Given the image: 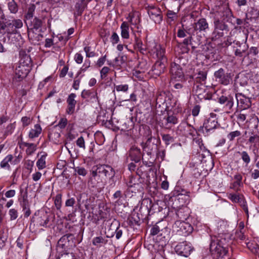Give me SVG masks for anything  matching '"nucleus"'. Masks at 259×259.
<instances>
[{
	"mask_svg": "<svg viewBox=\"0 0 259 259\" xmlns=\"http://www.w3.org/2000/svg\"><path fill=\"white\" fill-rule=\"evenodd\" d=\"M200 106L199 105H195L192 110V114L193 116H196L200 112Z\"/></svg>",
	"mask_w": 259,
	"mask_h": 259,
	"instance_id": "obj_62",
	"label": "nucleus"
},
{
	"mask_svg": "<svg viewBox=\"0 0 259 259\" xmlns=\"http://www.w3.org/2000/svg\"><path fill=\"white\" fill-rule=\"evenodd\" d=\"M33 28L37 29L41 25V21L39 19L35 18L33 21Z\"/></svg>",
	"mask_w": 259,
	"mask_h": 259,
	"instance_id": "obj_59",
	"label": "nucleus"
},
{
	"mask_svg": "<svg viewBox=\"0 0 259 259\" xmlns=\"http://www.w3.org/2000/svg\"><path fill=\"white\" fill-rule=\"evenodd\" d=\"M142 156L143 155L140 148L134 146L131 148L130 151V157L131 160L134 161L136 163L139 162L141 160Z\"/></svg>",
	"mask_w": 259,
	"mask_h": 259,
	"instance_id": "obj_15",
	"label": "nucleus"
},
{
	"mask_svg": "<svg viewBox=\"0 0 259 259\" xmlns=\"http://www.w3.org/2000/svg\"><path fill=\"white\" fill-rule=\"evenodd\" d=\"M169 93L164 91H159L157 93L156 102V104H163L165 101Z\"/></svg>",
	"mask_w": 259,
	"mask_h": 259,
	"instance_id": "obj_25",
	"label": "nucleus"
},
{
	"mask_svg": "<svg viewBox=\"0 0 259 259\" xmlns=\"http://www.w3.org/2000/svg\"><path fill=\"white\" fill-rule=\"evenodd\" d=\"M8 7L11 13L15 14L18 12V7L14 0H11L8 3Z\"/></svg>",
	"mask_w": 259,
	"mask_h": 259,
	"instance_id": "obj_35",
	"label": "nucleus"
},
{
	"mask_svg": "<svg viewBox=\"0 0 259 259\" xmlns=\"http://www.w3.org/2000/svg\"><path fill=\"white\" fill-rule=\"evenodd\" d=\"M23 126H28L31 122L30 118L27 116H24L21 118Z\"/></svg>",
	"mask_w": 259,
	"mask_h": 259,
	"instance_id": "obj_60",
	"label": "nucleus"
},
{
	"mask_svg": "<svg viewBox=\"0 0 259 259\" xmlns=\"http://www.w3.org/2000/svg\"><path fill=\"white\" fill-rule=\"evenodd\" d=\"M228 198L234 203H239L246 212L248 211L246 202L242 195L230 193L228 195Z\"/></svg>",
	"mask_w": 259,
	"mask_h": 259,
	"instance_id": "obj_13",
	"label": "nucleus"
},
{
	"mask_svg": "<svg viewBox=\"0 0 259 259\" xmlns=\"http://www.w3.org/2000/svg\"><path fill=\"white\" fill-rule=\"evenodd\" d=\"M110 69L108 67H104L100 71L101 77L102 79L105 78L109 71Z\"/></svg>",
	"mask_w": 259,
	"mask_h": 259,
	"instance_id": "obj_58",
	"label": "nucleus"
},
{
	"mask_svg": "<svg viewBox=\"0 0 259 259\" xmlns=\"http://www.w3.org/2000/svg\"><path fill=\"white\" fill-rule=\"evenodd\" d=\"M81 96L82 98L89 99L92 102H98L97 93L96 92L84 90L82 91Z\"/></svg>",
	"mask_w": 259,
	"mask_h": 259,
	"instance_id": "obj_17",
	"label": "nucleus"
},
{
	"mask_svg": "<svg viewBox=\"0 0 259 259\" xmlns=\"http://www.w3.org/2000/svg\"><path fill=\"white\" fill-rule=\"evenodd\" d=\"M249 143L254 144V146L259 143V135L257 134H252L248 139Z\"/></svg>",
	"mask_w": 259,
	"mask_h": 259,
	"instance_id": "obj_43",
	"label": "nucleus"
},
{
	"mask_svg": "<svg viewBox=\"0 0 259 259\" xmlns=\"http://www.w3.org/2000/svg\"><path fill=\"white\" fill-rule=\"evenodd\" d=\"M241 133L239 131L231 132L227 135V138L229 141H233L236 138L240 137Z\"/></svg>",
	"mask_w": 259,
	"mask_h": 259,
	"instance_id": "obj_37",
	"label": "nucleus"
},
{
	"mask_svg": "<svg viewBox=\"0 0 259 259\" xmlns=\"http://www.w3.org/2000/svg\"><path fill=\"white\" fill-rule=\"evenodd\" d=\"M35 9V6L34 4H30L29 8H28L27 12L25 15V18L27 20L31 19L32 18L33 16V13Z\"/></svg>",
	"mask_w": 259,
	"mask_h": 259,
	"instance_id": "obj_38",
	"label": "nucleus"
},
{
	"mask_svg": "<svg viewBox=\"0 0 259 259\" xmlns=\"http://www.w3.org/2000/svg\"><path fill=\"white\" fill-rule=\"evenodd\" d=\"M75 171L80 176L83 177L87 174V170L83 167L77 166L74 168Z\"/></svg>",
	"mask_w": 259,
	"mask_h": 259,
	"instance_id": "obj_46",
	"label": "nucleus"
},
{
	"mask_svg": "<svg viewBox=\"0 0 259 259\" xmlns=\"http://www.w3.org/2000/svg\"><path fill=\"white\" fill-rule=\"evenodd\" d=\"M258 53L259 51L257 48L255 47H252L249 49L247 55L248 56H250L251 57H253L254 59H256L258 54Z\"/></svg>",
	"mask_w": 259,
	"mask_h": 259,
	"instance_id": "obj_41",
	"label": "nucleus"
},
{
	"mask_svg": "<svg viewBox=\"0 0 259 259\" xmlns=\"http://www.w3.org/2000/svg\"><path fill=\"white\" fill-rule=\"evenodd\" d=\"M93 169L92 176L89 180V183L92 185L93 187L99 186L100 182L98 181V178L113 177L115 175L113 168L108 165H97L95 167L94 166Z\"/></svg>",
	"mask_w": 259,
	"mask_h": 259,
	"instance_id": "obj_1",
	"label": "nucleus"
},
{
	"mask_svg": "<svg viewBox=\"0 0 259 259\" xmlns=\"http://www.w3.org/2000/svg\"><path fill=\"white\" fill-rule=\"evenodd\" d=\"M164 119L166 121L165 123L166 128H170L171 125H174L178 123V119L174 115H168L166 117H164Z\"/></svg>",
	"mask_w": 259,
	"mask_h": 259,
	"instance_id": "obj_30",
	"label": "nucleus"
},
{
	"mask_svg": "<svg viewBox=\"0 0 259 259\" xmlns=\"http://www.w3.org/2000/svg\"><path fill=\"white\" fill-rule=\"evenodd\" d=\"M15 123L9 124L6 128L5 134L6 135H9L11 134L12 133V132H13L14 130L15 129Z\"/></svg>",
	"mask_w": 259,
	"mask_h": 259,
	"instance_id": "obj_52",
	"label": "nucleus"
},
{
	"mask_svg": "<svg viewBox=\"0 0 259 259\" xmlns=\"http://www.w3.org/2000/svg\"><path fill=\"white\" fill-rule=\"evenodd\" d=\"M91 64V61L89 59H86L84 61V63L82 66V67L80 68V71L77 73V77L81 72H84L87 70V69L90 67Z\"/></svg>",
	"mask_w": 259,
	"mask_h": 259,
	"instance_id": "obj_44",
	"label": "nucleus"
},
{
	"mask_svg": "<svg viewBox=\"0 0 259 259\" xmlns=\"http://www.w3.org/2000/svg\"><path fill=\"white\" fill-rule=\"evenodd\" d=\"M206 87L202 83L196 82L194 84L193 92L199 97L201 98L205 93Z\"/></svg>",
	"mask_w": 259,
	"mask_h": 259,
	"instance_id": "obj_18",
	"label": "nucleus"
},
{
	"mask_svg": "<svg viewBox=\"0 0 259 259\" xmlns=\"http://www.w3.org/2000/svg\"><path fill=\"white\" fill-rule=\"evenodd\" d=\"M237 153L241 156V158L245 163V166H247L251 161V158L248 153L246 151H243L242 152L238 151Z\"/></svg>",
	"mask_w": 259,
	"mask_h": 259,
	"instance_id": "obj_31",
	"label": "nucleus"
},
{
	"mask_svg": "<svg viewBox=\"0 0 259 259\" xmlns=\"http://www.w3.org/2000/svg\"><path fill=\"white\" fill-rule=\"evenodd\" d=\"M163 59V61L157 60L152 67V72L154 75L159 76L164 72L166 66V59Z\"/></svg>",
	"mask_w": 259,
	"mask_h": 259,
	"instance_id": "obj_11",
	"label": "nucleus"
},
{
	"mask_svg": "<svg viewBox=\"0 0 259 259\" xmlns=\"http://www.w3.org/2000/svg\"><path fill=\"white\" fill-rule=\"evenodd\" d=\"M246 19L251 20L257 18V9L254 7H251L245 14Z\"/></svg>",
	"mask_w": 259,
	"mask_h": 259,
	"instance_id": "obj_29",
	"label": "nucleus"
},
{
	"mask_svg": "<svg viewBox=\"0 0 259 259\" xmlns=\"http://www.w3.org/2000/svg\"><path fill=\"white\" fill-rule=\"evenodd\" d=\"M193 247L189 243L183 242L177 245L175 248V251L179 255L188 257L193 250Z\"/></svg>",
	"mask_w": 259,
	"mask_h": 259,
	"instance_id": "obj_6",
	"label": "nucleus"
},
{
	"mask_svg": "<svg viewBox=\"0 0 259 259\" xmlns=\"http://www.w3.org/2000/svg\"><path fill=\"white\" fill-rule=\"evenodd\" d=\"M21 145L27 147L26 153L28 155H32L36 150L37 145L34 143L21 142Z\"/></svg>",
	"mask_w": 259,
	"mask_h": 259,
	"instance_id": "obj_24",
	"label": "nucleus"
},
{
	"mask_svg": "<svg viewBox=\"0 0 259 259\" xmlns=\"http://www.w3.org/2000/svg\"><path fill=\"white\" fill-rule=\"evenodd\" d=\"M162 139L166 145H168L174 141V138L168 134L162 135Z\"/></svg>",
	"mask_w": 259,
	"mask_h": 259,
	"instance_id": "obj_42",
	"label": "nucleus"
},
{
	"mask_svg": "<svg viewBox=\"0 0 259 259\" xmlns=\"http://www.w3.org/2000/svg\"><path fill=\"white\" fill-rule=\"evenodd\" d=\"M218 122L213 116H211L205 120L203 127L207 132L214 130L217 126Z\"/></svg>",
	"mask_w": 259,
	"mask_h": 259,
	"instance_id": "obj_16",
	"label": "nucleus"
},
{
	"mask_svg": "<svg viewBox=\"0 0 259 259\" xmlns=\"http://www.w3.org/2000/svg\"><path fill=\"white\" fill-rule=\"evenodd\" d=\"M214 23L215 29L220 30L229 31L228 29V26L222 22H220L219 20H215Z\"/></svg>",
	"mask_w": 259,
	"mask_h": 259,
	"instance_id": "obj_39",
	"label": "nucleus"
},
{
	"mask_svg": "<svg viewBox=\"0 0 259 259\" xmlns=\"http://www.w3.org/2000/svg\"><path fill=\"white\" fill-rule=\"evenodd\" d=\"M241 93L245 96V97L250 99H252L257 96L255 89L250 85H247L244 89L243 93Z\"/></svg>",
	"mask_w": 259,
	"mask_h": 259,
	"instance_id": "obj_20",
	"label": "nucleus"
},
{
	"mask_svg": "<svg viewBox=\"0 0 259 259\" xmlns=\"http://www.w3.org/2000/svg\"><path fill=\"white\" fill-rule=\"evenodd\" d=\"M61 259H75V256L72 253H66L61 255Z\"/></svg>",
	"mask_w": 259,
	"mask_h": 259,
	"instance_id": "obj_64",
	"label": "nucleus"
},
{
	"mask_svg": "<svg viewBox=\"0 0 259 259\" xmlns=\"http://www.w3.org/2000/svg\"><path fill=\"white\" fill-rule=\"evenodd\" d=\"M54 204L58 210H60L62 206V194L59 193L55 197Z\"/></svg>",
	"mask_w": 259,
	"mask_h": 259,
	"instance_id": "obj_40",
	"label": "nucleus"
},
{
	"mask_svg": "<svg viewBox=\"0 0 259 259\" xmlns=\"http://www.w3.org/2000/svg\"><path fill=\"white\" fill-rule=\"evenodd\" d=\"M209 249L211 253L216 255L219 259H225L226 256L228 257V250L219 244L218 239H216V240L211 239L209 245Z\"/></svg>",
	"mask_w": 259,
	"mask_h": 259,
	"instance_id": "obj_2",
	"label": "nucleus"
},
{
	"mask_svg": "<svg viewBox=\"0 0 259 259\" xmlns=\"http://www.w3.org/2000/svg\"><path fill=\"white\" fill-rule=\"evenodd\" d=\"M121 32H129L130 30V23L123 22L121 25Z\"/></svg>",
	"mask_w": 259,
	"mask_h": 259,
	"instance_id": "obj_50",
	"label": "nucleus"
},
{
	"mask_svg": "<svg viewBox=\"0 0 259 259\" xmlns=\"http://www.w3.org/2000/svg\"><path fill=\"white\" fill-rule=\"evenodd\" d=\"M74 60L77 64H81L83 61V56L80 53H76L74 56Z\"/></svg>",
	"mask_w": 259,
	"mask_h": 259,
	"instance_id": "obj_61",
	"label": "nucleus"
},
{
	"mask_svg": "<svg viewBox=\"0 0 259 259\" xmlns=\"http://www.w3.org/2000/svg\"><path fill=\"white\" fill-rule=\"evenodd\" d=\"M225 106L229 110H231L234 105L233 98L231 96L228 97L227 101L225 103Z\"/></svg>",
	"mask_w": 259,
	"mask_h": 259,
	"instance_id": "obj_51",
	"label": "nucleus"
},
{
	"mask_svg": "<svg viewBox=\"0 0 259 259\" xmlns=\"http://www.w3.org/2000/svg\"><path fill=\"white\" fill-rule=\"evenodd\" d=\"M160 229L158 225V223H157L152 227L150 231V234L153 236L156 235L160 232Z\"/></svg>",
	"mask_w": 259,
	"mask_h": 259,
	"instance_id": "obj_53",
	"label": "nucleus"
},
{
	"mask_svg": "<svg viewBox=\"0 0 259 259\" xmlns=\"http://www.w3.org/2000/svg\"><path fill=\"white\" fill-rule=\"evenodd\" d=\"M41 173L39 171H36L32 175V180L36 182L38 181L41 177Z\"/></svg>",
	"mask_w": 259,
	"mask_h": 259,
	"instance_id": "obj_63",
	"label": "nucleus"
},
{
	"mask_svg": "<svg viewBox=\"0 0 259 259\" xmlns=\"http://www.w3.org/2000/svg\"><path fill=\"white\" fill-rule=\"evenodd\" d=\"M127 20L130 23V30L132 32H140L141 31L139 28L140 18L137 13H129Z\"/></svg>",
	"mask_w": 259,
	"mask_h": 259,
	"instance_id": "obj_5",
	"label": "nucleus"
},
{
	"mask_svg": "<svg viewBox=\"0 0 259 259\" xmlns=\"http://www.w3.org/2000/svg\"><path fill=\"white\" fill-rule=\"evenodd\" d=\"M107 239L105 237L102 236H98L95 237L93 239V244L95 246H99L101 245L106 244L107 243Z\"/></svg>",
	"mask_w": 259,
	"mask_h": 259,
	"instance_id": "obj_32",
	"label": "nucleus"
},
{
	"mask_svg": "<svg viewBox=\"0 0 259 259\" xmlns=\"http://www.w3.org/2000/svg\"><path fill=\"white\" fill-rule=\"evenodd\" d=\"M207 73L206 71L204 70L199 71L197 73V77L196 78V82H200L205 81L207 78Z\"/></svg>",
	"mask_w": 259,
	"mask_h": 259,
	"instance_id": "obj_34",
	"label": "nucleus"
},
{
	"mask_svg": "<svg viewBox=\"0 0 259 259\" xmlns=\"http://www.w3.org/2000/svg\"><path fill=\"white\" fill-rule=\"evenodd\" d=\"M238 77L239 78L240 83L241 85L247 84L249 79L245 74H241Z\"/></svg>",
	"mask_w": 259,
	"mask_h": 259,
	"instance_id": "obj_47",
	"label": "nucleus"
},
{
	"mask_svg": "<svg viewBox=\"0 0 259 259\" xmlns=\"http://www.w3.org/2000/svg\"><path fill=\"white\" fill-rule=\"evenodd\" d=\"M33 219L36 225L43 227H46L49 222V215L44 212H39Z\"/></svg>",
	"mask_w": 259,
	"mask_h": 259,
	"instance_id": "obj_12",
	"label": "nucleus"
},
{
	"mask_svg": "<svg viewBox=\"0 0 259 259\" xmlns=\"http://www.w3.org/2000/svg\"><path fill=\"white\" fill-rule=\"evenodd\" d=\"M22 158L21 154L14 156L12 154L8 155L1 162V167L3 168L10 170V165H16L18 164Z\"/></svg>",
	"mask_w": 259,
	"mask_h": 259,
	"instance_id": "obj_3",
	"label": "nucleus"
},
{
	"mask_svg": "<svg viewBox=\"0 0 259 259\" xmlns=\"http://www.w3.org/2000/svg\"><path fill=\"white\" fill-rule=\"evenodd\" d=\"M47 154L42 155L36 162V166L39 170L42 169L46 167V158Z\"/></svg>",
	"mask_w": 259,
	"mask_h": 259,
	"instance_id": "obj_33",
	"label": "nucleus"
},
{
	"mask_svg": "<svg viewBox=\"0 0 259 259\" xmlns=\"http://www.w3.org/2000/svg\"><path fill=\"white\" fill-rule=\"evenodd\" d=\"M34 165V161L31 160H27L25 162V167L27 169L29 170L30 172L32 170V168Z\"/></svg>",
	"mask_w": 259,
	"mask_h": 259,
	"instance_id": "obj_55",
	"label": "nucleus"
},
{
	"mask_svg": "<svg viewBox=\"0 0 259 259\" xmlns=\"http://www.w3.org/2000/svg\"><path fill=\"white\" fill-rule=\"evenodd\" d=\"M67 122V119L66 118H62L59 120L57 126L60 128H64L66 126Z\"/></svg>",
	"mask_w": 259,
	"mask_h": 259,
	"instance_id": "obj_57",
	"label": "nucleus"
},
{
	"mask_svg": "<svg viewBox=\"0 0 259 259\" xmlns=\"http://www.w3.org/2000/svg\"><path fill=\"white\" fill-rule=\"evenodd\" d=\"M20 196L18 198L19 202L27 201L28 200V193L27 188L25 190L20 189Z\"/></svg>",
	"mask_w": 259,
	"mask_h": 259,
	"instance_id": "obj_36",
	"label": "nucleus"
},
{
	"mask_svg": "<svg viewBox=\"0 0 259 259\" xmlns=\"http://www.w3.org/2000/svg\"><path fill=\"white\" fill-rule=\"evenodd\" d=\"M8 25L9 26H12V27L14 26L15 28H19L23 26V23L21 20L17 19L13 21L12 24L10 23L8 24Z\"/></svg>",
	"mask_w": 259,
	"mask_h": 259,
	"instance_id": "obj_45",
	"label": "nucleus"
},
{
	"mask_svg": "<svg viewBox=\"0 0 259 259\" xmlns=\"http://www.w3.org/2000/svg\"><path fill=\"white\" fill-rule=\"evenodd\" d=\"M31 68L25 66L18 64L15 69V74L13 77V81L19 82L26 77Z\"/></svg>",
	"mask_w": 259,
	"mask_h": 259,
	"instance_id": "obj_7",
	"label": "nucleus"
},
{
	"mask_svg": "<svg viewBox=\"0 0 259 259\" xmlns=\"http://www.w3.org/2000/svg\"><path fill=\"white\" fill-rule=\"evenodd\" d=\"M75 97L76 95L74 93H71L67 98L68 107L66 109V112L68 114H72L74 112L75 106L76 103V101L75 100Z\"/></svg>",
	"mask_w": 259,
	"mask_h": 259,
	"instance_id": "obj_14",
	"label": "nucleus"
},
{
	"mask_svg": "<svg viewBox=\"0 0 259 259\" xmlns=\"http://www.w3.org/2000/svg\"><path fill=\"white\" fill-rule=\"evenodd\" d=\"M194 30L196 31H206L208 28V24L206 20L203 18L198 20V21L195 24L194 27Z\"/></svg>",
	"mask_w": 259,
	"mask_h": 259,
	"instance_id": "obj_19",
	"label": "nucleus"
},
{
	"mask_svg": "<svg viewBox=\"0 0 259 259\" xmlns=\"http://www.w3.org/2000/svg\"><path fill=\"white\" fill-rule=\"evenodd\" d=\"M178 61L177 59L171 63L170 72L173 78L181 80L183 78L184 75L181 65L177 62Z\"/></svg>",
	"mask_w": 259,
	"mask_h": 259,
	"instance_id": "obj_9",
	"label": "nucleus"
},
{
	"mask_svg": "<svg viewBox=\"0 0 259 259\" xmlns=\"http://www.w3.org/2000/svg\"><path fill=\"white\" fill-rule=\"evenodd\" d=\"M152 139V136H148L146 142H142L141 143V146L143 148V149L146 151L148 153H151V151L153 149V147L155 146V144L151 142Z\"/></svg>",
	"mask_w": 259,
	"mask_h": 259,
	"instance_id": "obj_21",
	"label": "nucleus"
},
{
	"mask_svg": "<svg viewBox=\"0 0 259 259\" xmlns=\"http://www.w3.org/2000/svg\"><path fill=\"white\" fill-rule=\"evenodd\" d=\"M42 128L39 124H36L33 128L30 130L28 137L30 139L38 137L41 134Z\"/></svg>",
	"mask_w": 259,
	"mask_h": 259,
	"instance_id": "obj_23",
	"label": "nucleus"
},
{
	"mask_svg": "<svg viewBox=\"0 0 259 259\" xmlns=\"http://www.w3.org/2000/svg\"><path fill=\"white\" fill-rule=\"evenodd\" d=\"M160 10L153 6L148 7V13L152 19H153L154 17H156L159 21H161L162 17L160 15Z\"/></svg>",
	"mask_w": 259,
	"mask_h": 259,
	"instance_id": "obj_22",
	"label": "nucleus"
},
{
	"mask_svg": "<svg viewBox=\"0 0 259 259\" xmlns=\"http://www.w3.org/2000/svg\"><path fill=\"white\" fill-rule=\"evenodd\" d=\"M247 47L244 43L239 44L234 50L235 55L237 57H242L243 54L245 52Z\"/></svg>",
	"mask_w": 259,
	"mask_h": 259,
	"instance_id": "obj_27",
	"label": "nucleus"
},
{
	"mask_svg": "<svg viewBox=\"0 0 259 259\" xmlns=\"http://www.w3.org/2000/svg\"><path fill=\"white\" fill-rule=\"evenodd\" d=\"M154 44L156 49V56L158 59V60L163 61V59H166L164 55L165 51L161 47V45H157L155 43H154Z\"/></svg>",
	"mask_w": 259,
	"mask_h": 259,
	"instance_id": "obj_26",
	"label": "nucleus"
},
{
	"mask_svg": "<svg viewBox=\"0 0 259 259\" xmlns=\"http://www.w3.org/2000/svg\"><path fill=\"white\" fill-rule=\"evenodd\" d=\"M115 88L117 92H126L128 90L127 84L115 85Z\"/></svg>",
	"mask_w": 259,
	"mask_h": 259,
	"instance_id": "obj_49",
	"label": "nucleus"
},
{
	"mask_svg": "<svg viewBox=\"0 0 259 259\" xmlns=\"http://www.w3.org/2000/svg\"><path fill=\"white\" fill-rule=\"evenodd\" d=\"M71 236V234H66L62 236L58 241L57 248H65L66 244L69 242V238Z\"/></svg>",
	"mask_w": 259,
	"mask_h": 259,
	"instance_id": "obj_28",
	"label": "nucleus"
},
{
	"mask_svg": "<svg viewBox=\"0 0 259 259\" xmlns=\"http://www.w3.org/2000/svg\"><path fill=\"white\" fill-rule=\"evenodd\" d=\"M29 52L30 48L27 50L22 49L20 51V60L19 64L31 68L32 62L29 55Z\"/></svg>",
	"mask_w": 259,
	"mask_h": 259,
	"instance_id": "obj_8",
	"label": "nucleus"
},
{
	"mask_svg": "<svg viewBox=\"0 0 259 259\" xmlns=\"http://www.w3.org/2000/svg\"><path fill=\"white\" fill-rule=\"evenodd\" d=\"M76 145L80 148H82L83 149H85V142L84 139L82 137H80L76 141Z\"/></svg>",
	"mask_w": 259,
	"mask_h": 259,
	"instance_id": "obj_56",
	"label": "nucleus"
},
{
	"mask_svg": "<svg viewBox=\"0 0 259 259\" xmlns=\"http://www.w3.org/2000/svg\"><path fill=\"white\" fill-rule=\"evenodd\" d=\"M214 76L217 81L224 85H228L232 80L231 73L226 72L223 68H220L216 71L214 73Z\"/></svg>",
	"mask_w": 259,
	"mask_h": 259,
	"instance_id": "obj_4",
	"label": "nucleus"
},
{
	"mask_svg": "<svg viewBox=\"0 0 259 259\" xmlns=\"http://www.w3.org/2000/svg\"><path fill=\"white\" fill-rule=\"evenodd\" d=\"M234 179L235 180V181L233 183L234 187L240 186L242 184V176L240 174H237L235 175Z\"/></svg>",
	"mask_w": 259,
	"mask_h": 259,
	"instance_id": "obj_48",
	"label": "nucleus"
},
{
	"mask_svg": "<svg viewBox=\"0 0 259 259\" xmlns=\"http://www.w3.org/2000/svg\"><path fill=\"white\" fill-rule=\"evenodd\" d=\"M238 105L240 104L242 109L249 108L251 105V99L245 97L242 93H237L235 95Z\"/></svg>",
	"mask_w": 259,
	"mask_h": 259,
	"instance_id": "obj_10",
	"label": "nucleus"
},
{
	"mask_svg": "<svg viewBox=\"0 0 259 259\" xmlns=\"http://www.w3.org/2000/svg\"><path fill=\"white\" fill-rule=\"evenodd\" d=\"M11 220H14L18 217V212L15 209H10L9 211Z\"/></svg>",
	"mask_w": 259,
	"mask_h": 259,
	"instance_id": "obj_54",
	"label": "nucleus"
}]
</instances>
